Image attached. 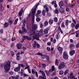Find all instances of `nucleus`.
<instances>
[{"label": "nucleus", "mask_w": 79, "mask_h": 79, "mask_svg": "<svg viewBox=\"0 0 79 79\" xmlns=\"http://www.w3.org/2000/svg\"><path fill=\"white\" fill-rule=\"evenodd\" d=\"M70 79H73L75 78V76L73 75V73L71 72L70 73Z\"/></svg>", "instance_id": "nucleus-10"}, {"label": "nucleus", "mask_w": 79, "mask_h": 79, "mask_svg": "<svg viewBox=\"0 0 79 79\" xmlns=\"http://www.w3.org/2000/svg\"><path fill=\"white\" fill-rule=\"evenodd\" d=\"M56 42V39H54L52 41L53 44H55Z\"/></svg>", "instance_id": "nucleus-53"}, {"label": "nucleus", "mask_w": 79, "mask_h": 79, "mask_svg": "<svg viewBox=\"0 0 79 79\" xmlns=\"http://www.w3.org/2000/svg\"><path fill=\"white\" fill-rule=\"evenodd\" d=\"M59 5L60 7H61V6H63L64 5V2L63 1H60L59 2Z\"/></svg>", "instance_id": "nucleus-12"}, {"label": "nucleus", "mask_w": 79, "mask_h": 79, "mask_svg": "<svg viewBox=\"0 0 79 79\" xmlns=\"http://www.w3.org/2000/svg\"><path fill=\"white\" fill-rule=\"evenodd\" d=\"M53 71L55 70V66H52V68L51 69Z\"/></svg>", "instance_id": "nucleus-57"}, {"label": "nucleus", "mask_w": 79, "mask_h": 79, "mask_svg": "<svg viewBox=\"0 0 79 79\" xmlns=\"http://www.w3.org/2000/svg\"><path fill=\"white\" fill-rule=\"evenodd\" d=\"M47 45H49V46H50V45H51V43L50 42H48Z\"/></svg>", "instance_id": "nucleus-62"}, {"label": "nucleus", "mask_w": 79, "mask_h": 79, "mask_svg": "<svg viewBox=\"0 0 79 79\" xmlns=\"http://www.w3.org/2000/svg\"><path fill=\"white\" fill-rule=\"evenodd\" d=\"M75 53V51L74 50H73L72 51H71L69 52V54L70 55H73V54Z\"/></svg>", "instance_id": "nucleus-16"}, {"label": "nucleus", "mask_w": 79, "mask_h": 79, "mask_svg": "<svg viewBox=\"0 0 79 79\" xmlns=\"http://www.w3.org/2000/svg\"><path fill=\"white\" fill-rule=\"evenodd\" d=\"M18 65H19V66H20V68H21V67H24V65L22 64H18Z\"/></svg>", "instance_id": "nucleus-42"}, {"label": "nucleus", "mask_w": 79, "mask_h": 79, "mask_svg": "<svg viewBox=\"0 0 79 79\" xmlns=\"http://www.w3.org/2000/svg\"><path fill=\"white\" fill-rule=\"evenodd\" d=\"M45 13H46V12H45V10H43L42 11V13L43 16L45 15Z\"/></svg>", "instance_id": "nucleus-32"}, {"label": "nucleus", "mask_w": 79, "mask_h": 79, "mask_svg": "<svg viewBox=\"0 0 79 79\" xmlns=\"http://www.w3.org/2000/svg\"><path fill=\"white\" fill-rule=\"evenodd\" d=\"M39 72L40 73H41L43 77H46V75H45V72H44V71H42V70H40L39 71Z\"/></svg>", "instance_id": "nucleus-8"}, {"label": "nucleus", "mask_w": 79, "mask_h": 79, "mask_svg": "<svg viewBox=\"0 0 79 79\" xmlns=\"http://www.w3.org/2000/svg\"><path fill=\"white\" fill-rule=\"evenodd\" d=\"M8 25H9L8 24V23L6 22H5V23L4 24V27H8Z\"/></svg>", "instance_id": "nucleus-24"}, {"label": "nucleus", "mask_w": 79, "mask_h": 79, "mask_svg": "<svg viewBox=\"0 0 79 79\" xmlns=\"http://www.w3.org/2000/svg\"><path fill=\"white\" fill-rule=\"evenodd\" d=\"M44 33L45 34H48V31L45 29L44 30Z\"/></svg>", "instance_id": "nucleus-34"}, {"label": "nucleus", "mask_w": 79, "mask_h": 79, "mask_svg": "<svg viewBox=\"0 0 79 79\" xmlns=\"http://www.w3.org/2000/svg\"><path fill=\"white\" fill-rule=\"evenodd\" d=\"M69 46L70 49H73L74 47V44H71L69 45Z\"/></svg>", "instance_id": "nucleus-19"}, {"label": "nucleus", "mask_w": 79, "mask_h": 79, "mask_svg": "<svg viewBox=\"0 0 79 79\" xmlns=\"http://www.w3.org/2000/svg\"><path fill=\"white\" fill-rule=\"evenodd\" d=\"M54 21L56 23L58 22V18L57 17H55L54 18Z\"/></svg>", "instance_id": "nucleus-30"}, {"label": "nucleus", "mask_w": 79, "mask_h": 79, "mask_svg": "<svg viewBox=\"0 0 79 79\" xmlns=\"http://www.w3.org/2000/svg\"><path fill=\"white\" fill-rule=\"evenodd\" d=\"M65 67V64H64V62H62L58 66V69L60 70H61L62 69L64 68Z\"/></svg>", "instance_id": "nucleus-4"}, {"label": "nucleus", "mask_w": 79, "mask_h": 79, "mask_svg": "<svg viewBox=\"0 0 79 79\" xmlns=\"http://www.w3.org/2000/svg\"><path fill=\"white\" fill-rule=\"evenodd\" d=\"M22 30L23 31H24V32L25 33H27V30H26V29L25 28V27H22Z\"/></svg>", "instance_id": "nucleus-21"}, {"label": "nucleus", "mask_w": 79, "mask_h": 79, "mask_svg": "<svg viewBox=\"0 0 79 79\" xmlns=\"http://www.w3.org/2000/svg\"><path fill=\"white\" fill-rule=\"evenodd\" d=\"M61 27H65V26L64 25V22H62L61 25Z\"/></svg>", "instance_id": "nucleus-44"}, {"label": "nucleus", "mask_w": 79, "mask_h": 79, "mask_svg": "<svg viewBox=\"0 0 79 79\" xmlns=\"http://www.w3.org/2000/svg\"><path fill=\"white\" fill-rule=\"evenodd\" d=\"M59 63V62H58V60L56 59L55 61V65H57V66H58Z\"/></svg>", "instance_id": "nucleus-25"}, {"label": "nucleus", "mask_w": 79, "mask_h": 79, "mask_svg": "<svg viewBox=\"0 0 79 79\" xmlns=\"http://www.w3.org/2000/svg\"><path fill=\"white\" fill-rule=\"evenodd\" d=\"M43 30H40L39 34H37L36 33L35 35V34H34V35H33V38H34V39H37V38H39V36H40V35H43Z\"/></svg>", "instance_id": "nucleus-3"}, {"label": "nucleus", "mask_w": 79, "mask_h": 79, "mask_svg": "<svg viewBox=\"0 0 79 79\" xmlns=\"http://www.w3.org/2000/svg\"><path fill=\"white\" fill-rule=\"evenodd\" d=\"M52 5H53V4H54V5H55V3H56V1H54L52 2Z\"/></svg>", "instance_id": "nucleus-61"}, {"label": "nucleus", "mask_w": 79, "mask_h": 79, "mask_svg": "<svg viewBox=\"0 0 79 79\" xmlns=\"http://www.w3.org/2000/svg\"><path fill=\"white\" fill-rule=\"evenodd\" d=\"M19 77V75H16L15 77H14V79H18Z\"/></svg>", "instance_id": "nucleus-43"}, {"label": "nucleus", "mask_w": 79, "mask_h": 79, "mask_svg": "<svg viewBox=\"0 0 79 79\" xmlns=\"http://www.w3.org/2000/svg\"><path fill=\"white\" fill-rule=\"evenodd\" d=\"M8 22L9 23V24L10 26L12 25L13 23V20L11 19L10 18L9 19Z\"/></svg>", "instance_id": "nucleus-15"}, {"label": "nucleus", "mask_w": 79, "mask_h": 79, "mask_svg": "<svg viewBox=\"0 0 79 79\" xmlns=\"http://www.w3.org/2000/svg\"><path fill=\"white\" fill-rule=\"evenodd\" d=\"M9 74H11V75H13V74H14V73H13V72L10 71L9 72Z\"/></svg>", "instance_id": "nucleus-56"}, {"label": "nucleus", "mask_w": 79, "mask_h": 79, "mask_svg": "<svg viewBox=\"0 0 79 79\" xmlns=\"http://www.w3.org/2000/svg\"><path fill=\"white\" fill-rule=\"evenodd\" d=\"M69 72V70L68 69L66 70L64 72V75H66Z\"/></svg>", "instance_id": "nucleus-39"}, {"label": "nucleus", "mask_w": 79, "mask_h": 79, "mask_svg": "<svg viewBox=\"0 0 79 79\" xmlns=\"http://www.w3.org/2000/svg\"><path fill=\"white\" fill-rule=\"evenodd\" d=\"M35 70L34 69H33L31 70V72L32 74H35Z\"/></svg>", "instance_id": "nucleus-41"}, {"label": "nucleus", "mask_w": 79, "mask_h": 79, "mask_svg": "<svg viewBox=\"0 0 79 79\" xmlns=\"http://www.w3.org/2000/svg\"><path fill=\"white\" fill-rule=\"evenodd\" d=\"M54 12L56 14H58V13H59L58 9H56V10L54 11Z\"/></svg>", "instance_id": "nucleus-26"}, {"label": "nucleus", "mask_w": 79, "mask_h": 79, "mask_svg": "<svg viewBox=\"0 0 79 79\" xmlns=\"http://www.w3.org/2000/svg\"><path fill=\"white\" fill-rule=\"evenodd\" d=\"M66 55H68V53H67V52L66 51H65L63 53V56H66Z\"/></svg>", "instance_id": "nucleus-29"}, {"label": "nucleus", "mask_w": 79, "mask_h": 79, "mask_svg": "<svg viewBox=\"0 0 79 79\" xmlns=\"http://www.w3.org/2000/svg\"><path fill=\"white\" fill-rule=\"evenodd\" d=\"M16 40V38L15 37H13L12 38V41H14V40Z\"/></svg>", "instance_id": "nucleus-55"}, {"label": "nucleus", "mask_w": 79, "mask_h": 79, "mask_svg": "<svg viewBox=\"0 0 79 79\" xmlns=\"http://www.w3.org/2000/svg\"><path fill=\"white\" fill-rule=\"evenodd\" d=\"M42 65L43 68H45L46 67V64H42Z\"/></svg>", "instance_id": "nucleus-45"}, {"label": "nucleus", "mask_w": 79, "mask_h": 79, "mask_svg": "<svg viewBox=\"0 0 79 79\" xmlns=\"http://www.w3.org/2000/svg\"><path fill=\"white\" fill-rule=\"evenodd\" d=\"M20 66H19L18 67L14 69V71L15 72H18V71H19L20 70Z\"/></svg>", "instance_id": "nucleus-11"}, {"label": "nucleus", "mask_w": 79, "mask_h": 79, "mask_svg": "<svg viewBox=\"0 0 79 79\" xmlns=\"http://www.w3.org/2000/svg\"><path fill=\"white\" fill-rule=\"evenodd\" d=\"M14 43H12L11 45V47H13V46H14Z\"/></svg>", "instance_id": "nucleus-64"}, {"label": "nucleus", "mask_w": 79, "mask_h": 79, "mask_svg": "<svg viewBox=\"0 0 79 79\" xmlns=\"http://www.w3.org/2000/svg\"><path fill=\"white\" fill-rule=\"evenodd\" d=\"M73 22L75 24H76V20H75L73 18L72 19Z\"/></svg>", "instance_id": "nucleus-51"}, {"label": "nucleus", "mask_w": 79, "mask_h": 79, "mask_svg": "<svg viewBox=\"0 0 79 79\" xmlns=\"http://www.w3.org/2000/svg\"><path fill=\"white\" fill-rule=\"evenodd\" d=\"M63 74V71H60L59 72V74H60V75H61Z\"/></svg>", "instance_id": "nucleus-52"}, {"label": "nucleus", "mask_w": 79, "mask_h": 79, "mask_svg": "<svg viewBox=\"0 0 79 79\" xmlns=\"http://www.w3.org/2000/svg\"><path fill=\"white\" fill-rule=\"evenodd\" d=\"M46 59L47 60L49 61L50 60V59L49 58V57H48V56H46Z\"/></svg>", "instance_id": "nucleus-48"}, {"label": "nucleus", "mask_w": 79, "mask_h": 79, "mask_svg": "<svg viewBox=\"0 0 79 79\" xmlns=\"http://www.w3.org/2000/svg\"><path fill=\"white\" fill-rule=\"evenodd\" d=\"M48 24V21H45L44 23V26L45 27L47 26Z\"/></svg>", "instance_id": "nucleus-18"}, {"label": "nucleus", "mask_w": 79, "mask_h": 79, "mask_svg": "<svg viewBox=\"0 0 79 79\" xmlns=\"http://www.w3.org/2000/svg\"><path fill=\"white\" fill-rule=\"evenodd\" d=\"M63 57L64 60H68V55H67L65 56H63Z\"/></svg>", "instance_id": "nucleus-27"}, {"label": "nucleus", "mask_w": 79, "mask_h": 79, "mask_svg": "<svg viewBox=\"0 0 79 79\" xmlns=\"http://www.w3.org/2000/svg\"><path fill=\"white\" fill-rule=\"evenodd\" d=\"M3 10V7L2 6L1 4H0V11H1Z\"/></svg>", "instance_id": "nucleus-36"}, {"label": "nucleus", "mask_w": 79, "mask_h": 79, "mask_svg": "<svg viewBox=\"0 0 79 79\" xmlns=\"http://www.w3.org/2000/svg\"><path fill=\"white\" fill-rule=\"evenodd\" d=\"M57 50L59 51L60 53H62L63 51V48L61 47H59L57 48Z\"/></svg>", "instance_id": "nucleus-13"}, {"label": "nucleus", "mask_w": 79, "mask_h": 79, "mask_svg": "<svg viewBox=\"0 0 79 79\" xmlns=\"http://www.w3.org/2000/svg\"><path fill=\"white\" fill-rule=\"evenodd\" d=\"M43 77H44L42 76H39V79H43Z\"/></svg>", "instance_id": "nucleus-58"}, {"label": "nucleus", "mask_w": 79, "mask_h": 79, "mask_svg": "<svg viewBox=\"0 0 79 79\" xmlns=\"http://www.w3.org/2000/svg\"><path fill=\"white\" fill-rule=\"evenodd\" d=\"M37 29V25L36 24H33V27L32 28V30H30L29 33L31 35H36V33L37 32L36 31V29Z\"/></svg>", "instance_id": "nucleus-2"}, {"label": "nucleus", "mask_w": 79, "mask_h": 79, "mask_svg": "<svg viewBox=\"0 0 79 79\" xmlns=\"http://www.w3.org/2000/svg\"><path fill=\"white\" fill-rule=\"evenodd\" d=\"M47 16L48 17H50V16H51V14L50 13H47Z\"/></svg>", "instance_id": "nucleus-37"}, {"label": "nucleus", "mask_w": 79, "mask_h": 79, "mask_svg": "<svg viewBox=\"0 0 79 79\" xmlns=\"http://www.w3.org/2000/svg\"><path fill=\"white\" fill-rule=\"evenodd\" d=\"M76 48H79V43L76 44Z\"/></svg>", "instance_id": "nucleus-60"}, {"label": "nucleus", "mask_w": 79, "mask_h": 79, "mask_svg": "<svg viewBox=\"0 0 79 79\" xmlns=\"http://www.w3.org/2000/svg\"><path fill=\"white\" fill-rule=\"evenodd\" d=\"M42 12V11L40 10H38L37 11V13L39 15V14H40Z\"/></svg>", "instance_id": "nucleus-40"}, {"label": "nucleus", "mask_w": 79, "mask_h": 79, "mask_svg": "<svg viewBox=\"0 0 79 79\" xmlns=\"http://www.w3.org/2000/svg\"><path fill=\"white\" fill-rule=\"evenodd\" d=\"M22 46H23V45H22V44H21V43H19L17 45V47L18 49H21Z\"/></svg>", "instance_id": "nucleus-7"}, {"label": "nucleus", "mask_w": 79, "mask_h": 79, "mask_svg": "<svg viewBox=\"0 0 79 79\" xmlns=\"http://www.w3.org/2000/svg\"><path fill=\"white\" fill-rule=\"evenodd\" d=\"M25 39H26V40H31V38L30 37H29L28 36H23V40H25Z\"/></svg>", "instance_id": "nucleus-6"}, {"label": "nucleus", "mask_w": 79, "mask_h": 79, "mask_svg": "<svg viewBox=\"0 0 79 79\" xmlns=\"http://www.w3.org/2000/svg\"><path fill=\"white\" fill-rule=\"evenodd\" d=\"M47 50L48 51H50V48L49 47H47Z\"/></svg>", "instance_id": "nucleus-54"}, {"label": "nucleus", "mask_w": 79, "mask_h": 79, "mask_svg": "<svg viewBox=\"0 0 79 79\" xmlns=\"http://www.w3.org/2000/svg\"><path fill=\"white\" fill-rule=\"evenodd\" d=\"M19 54H20V52H18L17 54V57H19Z\"/></svg>", "instance_id": "nucleus-59"}, {"label": "nucleus", "mask_w": 79, "mask_h": 79, "mask_svg": "<svg viewBox=\"0 0 79 79\" xmlns=\"http://www.w3.org/2000/svg\"><path fill=\"white\" fill-rule=\"evenodd\" d=\"M75 5H76V3H72V4H71L70 5V6L71 7H73V6H75Z\"/></svg>", "instance_id": "nucleus-35"}, {"label": "nucleus", "mask_w": 79, "mask_h": 79, "mask_svg": "<svg viewBox=\"0 0 79 79\" xmlns=\"http://www.w3.org/2000/svg\"><path fill=\"white\" fill-rule=\"evenodd\" d=\"M44 72L46 74L47 76H49V75H50V73L48 71L45 70L44 71Z\"/></svg>", "instance_id": "nucleus-23"}, {"label": "nucleus", "mask_w": 79, "mask_h": 79, "mask_svg": "<svg viewBox=\"0 0 79 79\" xmlns=\"http://www.w3.org/2000/svg\"><path fill=\"white\" fill-rule=\"evenodd\" d=\"M53 23V20L52 19H50L49 20V23L51 25H52V24Z\"/></svg>", "instance_id": "nucleus-22"}, {"label": "nucleus", "mask_w": 79, "mask_h": 79, "mask_svg": "<svg viewBox=\"0 0 79 79\" xmlns=\"http://www.w3.org/2000/svg\"><path fill=\"white\" fill-rule=\"evenodd\" d=\"M28 72L30 74H31V70L30 69H28Z\"/></svg>", "instance_id": "nucleus-63"}, {"label": "nucleus", "mask_w": 79, "mask_h": 79, "mask_svg": "<svg viewBox=\"0 0 79 79\" xmlns=\"http://www.w3.org/2000/svg\"><path fill=\"white\" fill-rule=\"evenodd\" d=\"M44 8H45L46 13H48V12L49 11V9H48V7H47V6L46 5H45L44 6Z\"/></svg>", "instance_id": "nucleus-17"}, {"label": "nucleus", "mask_w": 79, "mask_h": 79, "mask_svg": "<svg viewBox=\"0 0 79 79\" xmlns=\"http://www.w3.org/2000/svg\"><path fill=\"white\" fill-rule=\"evenodd\" d=\"M59 12L63 14V13H64V9L63 8L60 7L59 8Z\"/></svg>", "instance_id": "nucleus-9"}, {"label": "nucleus", "mask_w": 79, "mask_h": 79, "mask_svg": "<svg viewBox=\"0 0 79 79\" xmlns=\"http://www.w3.org/2000/svg\"><path fill=\"white\" fill-rule=\"evenodd\" d=\"M22 23L23 26H25V24H26V19H23L22 20Z\"/></svg>", "instance_id": "nucleus-20"}, {"label": "nucleus", "mask_w": 79, "mask_h": 79, "mask_svg": "<svg viewBox=\"0 0 79 79\" xmlns=\"http://www.w3.org/2000/svg\"><path fill=\"white\" fill-rule=\"evenodd\" d=\"M11 67V62L10 61H6L4 65V69L6 71L8 72L10 69Z\"/></svg>", "instance_id": "nucleus-1"}, {"label": "nucleus", "mask_w": 79, "mask_h": 79, "mask_svg": "<svg viewBox=\"0 0 79 79\" xmlns=\"http://www.w3.org/2000/svg\"><path fill=\"white\" fill-rule=\"evenodd\" d=\"M10 52V53H11V55L12 56H13L14 55H15V54H14V52H13V51H11Z\"/></svg>", "instance_id": "nucleus-50"}, {"label": "nucleus", "mask_w": 79, "mask_h": 79, "mask_svg": "<svg viewBox=\"0 0 79 79\" xmlns=\"http://www.w3.org/2000/svg\"><path fill=\"white\" fill-rule=\"evenodd\" d=\"M36 46L37 48H40V44H39L37 43L36 44Z\"/></svg>", "instance_id": "nucleus-46"}, {"label": "nucleus", "mask_w": 79, "mask_h": 79, "mask_svg": "<svg viewBox=\"0 0 79 79\" xmlns=\"http://www.w3.org/2000/svg\"><path fill=\"white\" fill-rule=\"evenodd\" d=\"M37 6L35 7H34L31 10H32V14L33 16L35 15V12L37 10Z\"/></svg>", "instance_id": "nucleus-5"}, {"label": "nucleus", "mask_w": 79, "mask_h": 79, "mask_svg": "<svg viewBox=\"0 0 79 79\" xmlns=\"http://www.w3.org/2000/svg\"><path fill=\"white\" fill-rule=\"evenodd\" d=\"M41 19L39 17H37L36 19V21H37V22H39V21H40Z\"/></svg>", "instance_id": "nucleus-33"}, {"label": "nucleus", "mask_w": 79, "mask_h": 79, "mask_svg": "<svg viewBox=\"0 0 79 79\" xmlns=\"http://www.w3.org/2000/svg\"><path fill=\"white\" fill-rule=\"evenodd\" d=\"M65 23L66 26H68V23H69V20H66L65 22Z\"/></svg>", "instance_id": "nucleus-31"}, {"label": "nucleus", "mask_w": 79, "mask_h": 79, "mask_svg": "<svg viewBox=\"0 0 79 79\" xmlns=\"http://www.w3.org/2000/svg\"><path fill=\"white\" fill-rule=\"evenodd\" d=\"M71 26L72 27H74L75 26V24H74V23H71Z\"/></svg>", "instance_id": "nucleus-47"}, {"label": "nucleus", "mask_w": 79, "mask_h": 79, "mask_svg": "<svg viewBox=\"0 0 79 79\" xmlns=\"http://www.w3.org/2000/svg\"><path fill=\"white\" fill-rule=\"evenodd\" d=\"M79 27V23H78L77 25H75V29H78V28Z\"/></svg>", "instance_id": "nucleus-28"}, {"label": "nucleus", "mask_w": 79, "mask_h": 79, "mask_svg": "<svg viewBox=\"0 0 79 79\" xmlns=\"http://www.w3.org/2000/svg\"><path fill=\"white\" fill-rule=\"evenodd\" d=\"M36 55H41V56H42V53H40V52H38L37 53Z\"/></svg>", "instance_id": "nucleus-49"}, {"label": "nucleus", "mask_w": 79, "mask_h": 79, "mask_svg": "<svg viewBox=\"0 0 79 79\" xmlns=\"http://www.w3.org/2000/svg\"><path fill=\"white\" fill-rule=\"evenodd\" d=\"M23 9H22L19 12V16H22V15H23Z\"/></svg>", "instance_id": "nucleus-14"}, {"label": "nucleus", "mask_w": 79, "mask_h": 79, "mask_svg": "<svg viewBox=\"0 0 79 79\" xmlns=\"http://www.w3.org/2000/svg\"><path fill=\"white\" fill-rule=\"evenodd\" d=\"M18 19H17L14 22V24L15 25H16V24H17V23L18 22Z\"/></svg>", "instance_id": "nucleus-38"}]
</instances>
